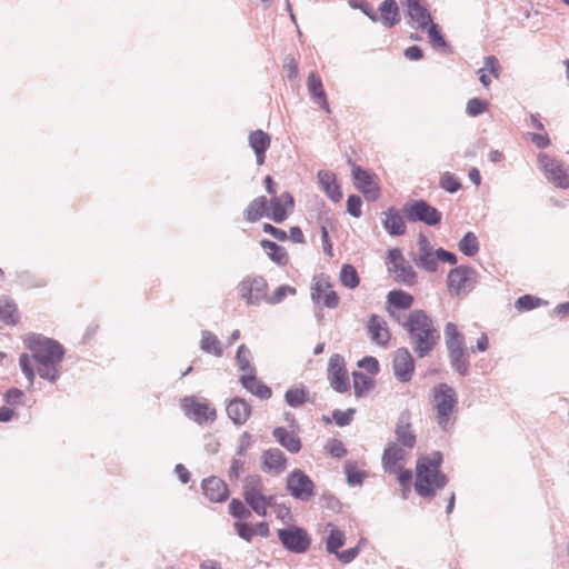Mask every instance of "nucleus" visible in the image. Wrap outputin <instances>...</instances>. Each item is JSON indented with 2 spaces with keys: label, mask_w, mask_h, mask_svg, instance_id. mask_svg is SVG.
I'll list each match as a JSON object with an SVG mask.
<instances>
[{
  "label": "nucleus",
  "mask_w": 569,
  "mask_h": 569,
  "mask_svg": "<svg viewBox=\"0 0 569 569\" xmlns=\"http://www.w3.org/2000/svg\"><path fill=\"white\" fill-rule=\"evenodd\" d=\"M240 383L247 391L262 400H268L272 396L271 389L257 378L256 371L243 373L240 377Z\"/></svg>",
  "instance_id": "27"
},
{
  "label": "nucleus",
  "mask_w": 569,
  "mask_h": 569,
  "mask_svg": "<svg viewBox=\"0 0 569 569\" xmlns=\"http://www.w3.org/2000/svg\"><path fill=\"white\" fill-rule=\"evenodd\" d=\"M260 246L267 252L270 260L278 266H286L288 263V253L283 247L267 239H262Z\"/></svg>",
  "instance_id": "36"
},
{
  "label": "nucleus",
  "mask_w": 569,
  "mask_h": 569,
  "mask_svg": "<svg viewBox=\"0 0 569 569\" xmlns=\"http://www.w3.org/2000/svg\"><path fill=\"white\" fill-rule=\"evenodd\" d=\"M341 283L349 289L358 287L360 279L356 268L349 263H345L340 270Z\"/></svg>",
  "instance_id": "45"
},
{
  "label": "nucleus",
  "mask_w": 569,
  "mask_h": 569,
  "mask_svg": "<svg viewBox=\"0 0 569 569\" xmlns=\"http://www.w3.org/2000/svg\"><path fill=\"white\" fill-rule=\"evenodd\" d=\"M234 529L240 538L250 542L256 535L254 527L248 522L237 521L234 523Z\"/></svg>",
  "instance_id": "55"
},
{
  "label": "nucleus",
  "mask_w": 569,
  "mask_h": 569,
  "mask_svg": "<svg viewBox=\"0 0 569 569\" xmlns=\"http://www.w3.org/2000/svg\"><path fill=\"white\" fill-rule=\"evenodd\" d=\"M406 330L409 343L419 358H425L435 349L440 333L432 318L422 309H413L400 322Z\"/></svg>",
  "instance_id": "1"
},
{
  "label": "nucleus",
  "mask_w": 569,
  "mask_h": 569,
  "mask_svg": "<svg viewBox=\"0 0 569 569\" xmlns=\"http://www.w3.org/2000/svg\"><path fill=\"white\" fill-rule=\"evenodd\" d=\"M379 20L386 28H392L400 21L399 8L395 0H383L378 8Z\"/></svg>",
  "instance_id": "32"
},
{
  "label": "nucleus",
  "mask_w": 569,
  "mask_h": 569,
  "mask_svg": "<svg viewBox=\"0 0 569 569\" xmlns=\"http://www.w3.org/2000/svg\"><path fill=\"white\" fill-rule=\"evenodd\" d=\"M439 187L449 193H456L461 188V182L453 173L447 171L441 174Z\"/></svg>",
  "instance_id": "50"
},
{
  "label": "nucleus",
  "mask_w": 569,
  "mask_h": 569,
  "mask_svg": "<svg viewBox=\"0 0 569 569\" xmlns=\"http://www.w3.org/2000/svg\"><path fill=\"white\" fill-rule=\"evenodd\" d=\"M327 529H329V536L326 540V550L329 553L336 555L346 542L345 532L336 528L332 523H328Z\"/></svg>",
  "instance_id": "39"
},
{
  "label": "nucleus",
  "mask_w": 569,
  "mask_h": 569,
  "mask_svg": "<svg viewBox=\"0 0 569 569\" xmlns=\"http://www.w3.org/2000/svg\"><path fill=\"white\" fill-rule=\"evenodd\" d=\"M393 375L400 382L411 380L415 371V360L407 348H399L393 356Z\"/></svg>",
  "instance_id": "17"
},
{
  "label": "nucleus",
  "mask_w": 569,
  "mask_h": 569,
  "mask_svg": "<svg viewBox=\"0 0 569 569\" xmlns=\"http://www.w3.org/2000/svg\"><path fill=\"white\" fill-rule=\"evenodd\" d=\"M19 366L21 368V371L23 372V375L28 379L29 385L31 387L32 383H33L34 377H36V372H34V370H33V368L31 366V359H30V357L27 353H22L20 356V358H19Z\"/></svg>",
  "instance_id": "54"
},
{
  "label": "nucleus",
  "mask_w": 569,
  "mask_h": 569,
  "mask_svg": "<svg viewBox=\"0 0 569 569\" xmlns=\"http://www.w3.org/2000/svg\"><path fill=\"white\" fill-rule=\"evenodd\" d=\"M395 273L398 282L405 283L406 286H412L417 282V272L406 261H401L395 264V268H390Z\"/></svg>",
  "instance_id": "37"
},
{
  "label": "nucleus",
  "mask_w": 569,
  "mask_h": 569,
  "mask_svg": "<svg viewBox=\"0 0 569 569\" xmlns=\"http://www.w3.org/2000/svg\"><path fill=\"white\" fill-rule=\"evenodd\" d=\"M542 305H546V301L542 299L531 296V295H525L519 297L515 302V308L520 311H530L535 308H538Z\"/></svg>",
  "instance_id": "49"
},
{
  "label": "nucleus",
  "mask_w": 569,
  "mask_h": 569,
  "mask_svg": "<svg viewBox=\"0 0 569 569\" xmlns=\"http://www.w3.org/2000/svg\"><path fill=\"white\" fill-rule=\"evenodd\" d=\"M226 412L234 425L242 426L251 416V406L244 399L234 397L228 401Z\"/></svg>",
  "instance_id": "23"
},
{
  "label": "nucleus",
  "mask_w": 569,
  "mask_h": 569,
  "mask_svg": "<svg viewBox=\"0 0 569 569\" xmlns=\"http://www.w3.org/2000/svg\"><path fill=\"white\" fill-rule=\"evenodd\" d=\"M538 162L550 182L560 189L569 188L568 169L562 163L546 153L538 156Z\"/></svg>",
  "instance_id": "11"
},
{
  "label": "nucleus",
  "mask_w": 569,
  "mask_h": 569,
  "mask_svg": "<svg viewBox=\"0 0 569 569\" xmlns=\"http://www.w3.org/2000/svg\"><path fill=\"white\" fill-rule=\"evenodd\" d=\"M351 7L356 9H360L362 13H365L371 21L377 22L379 20V16L373 9V7L368 2H351Z\"/></svg>",
  "instance_id": "61"
},
{
  "label": "nucleus",
  "mask_w": 569,
  "mask_h": 569,
  "mask_svg": "<svg viewBox=\"0 0 569 569\" xmlns=\"http://www.w3.org/2000/svg\"><path fill=\"white\" fill-rule=\"evenodd\" d=\"M409 221H421L428 226H436L441 221V213L425 200H415L403 207Z\"/></svg>",
  "instance_id": "10"
},
{
  "label": "nucleus",
  "mask_w": 569,
  "mask_h": 569,
  "mask_svg": "<svg viewBox=\"0 0 569 569\" xmlns=\"http://www.w3.org/2000/svg\"><path fill=\"white\" fill-rule=\"evenodd\" d=\"M249 144L253 150L258 164H263L266 151L270 147L271 138L262 130H254L249 134Z\"/></svg>",
  "instance_id": "28"
},
{
  "label": "nucleus",
  "mask_w": 569,
  "mask_h": 569,
  "mask_svg": "<svg viewBox=\"0 0 569 569\" xmlns=\"http://www.w3.org/2000/svg\"><path fill=\"white\" fill-rule=\"evenodd\" d=\"M269 283L263 276L248 274L237 287L239 297L248 306H259L262 301L266 302Z\"/></svg>",
  "instance_id": "5"
},
{
  "label": "nucleus",
  "mask_w": 569,
  "mask_h": 569,
  "mask_svg": "<svg viewBox=\"0 0 569 569\" xmlns=\"http://www.w3.org/2000/svg\"><path fill=\"white\" fill-rule=\"evenodd\" d=\"M278 538L282 547L292 553H305L309 550L311 538L302 527L290 525L286 528L278 529Z\"/></svg>",
  "instance_id": "7"
},
{
  "label": "nucleus",
  "mask_w": 569,
  "mask_h": 569,
  "mask_svg": "<svg viewBox=\"0 0 569 569\" xmlns=\"http://www.w3.org/2000/svg\"><path fill=\"white\" fill-rule=\"evenodd\" d=\"M330 289V283L326 279H318L312 287L311 298L315 302H319L322 295Z\"/></svg>",
  "instance_id": "57"
},
{
  "label": "nucleus",
  "mask_w": 569,
  "mask_h": 569,
  "mask_svg": "<svg viewBox=\"0 0 569 569\" xmlns=\"http://www.w3.org/2000/svg\"><path fill=\"white\" fill-rule=\"evenodd\" d=\"M451 368L461 377L469 375V355L467 350L448 353Z\"/></svg>",
  "instance_id": "38"
},
{
  "label": "nucleus",
  "mask_w": 569,
  "mask_h": 569,
  "mask_svg": "<svg viewBox=\"0 0 569 569\" xmlns=\"http://www.w3.org/2000/svg\"><path fill=\"white\" fill-rule=\"evenodd\" d=\"M358 555H359V548L358 547L349 548L347 550H343L341 552L338 551L336 553L337 558L342 563H350L351 561H353L357 558Z\"/></svg>",
  "instance_id": "64"
},
{
  "label": "nucleus",
  "mask_w": 569,
  "mask_h": 569,
  "mask_svg": "<svg viewBox=\"0 0 569 569\" xmlns=\"http://www.w3.org/2000/svg\"><path fill=\"white\" fill-rule=\"evenodd\" d=\"M244 472V461L238 458L231 460V465L228 471L230 481H237L239 477Z\"/></svg>",
  "instance_id": "59"
},
{
  "label": "nucleus",
  "mask_w": 569,
  "mask_h": 569,
  "mask_svg": "<svg viewBox=\"0 0 569 569\" xmlns=\"http://www.w3.org/2000/svg\"><path fill=\"white\" fill-rule=\"evenodd\" d=\"M326 448L328 452L336 458H341L347 453L343 443L337 439L331 440Z\"/></svg>",
  "instance_id": "62"
},
{
  "label": "nucleus",
  "mask_w": 569,
  "mask_h": 569,
  "mask_svg": "<svg viewBox=\"0 0 569 569\" xmlns=\"http://www.w3.org/2000/svg\"><path fill=\"white\" fill-rule=\"evenodd\" d=\"M407 459V451L397 442H390L383 450L381 463L386 472H399Z\"/></svg>",
  "instance_id": "18"
},
{
  "label": "nucleus",
  "mask_w": 569,
  "mask_h": 569,
  "mask_svg": "<svg viewBox=\"0 0 569 569\" xmlns=\"http://www.w3.org/2000/svg\"><path fill=\"white\" fill-rule=\"evenodd\" d=\"M293 206L295 200L289 192H283L280 196H273L268 206L269 213H267V217L276 223H281L288 218L289 211L293 209Z\"/></svg>",
  "instance_id": "19"
},
{
  "label": "nucleus",
  "mask_w": 569,
  "mask_h": 569,
  "mask_svg": "<svg viewBox=\"0 0 569 569\" xmlns=\"http://www.w3.org/2000/svg\"><path fill=\"white\" fill-rule=\"evenodd\" d=\"M442 453L433 451L430 456H421L416 465V492L423 498H432L437 490L446 487L448 477L440 471Z\"/></svg>",
  "instance_id": "3"
},
{
  "label": "nucleus",
  "mask_w": 569,
  "mask_h": 569,
  "mask_svg": "<svg viewBox=\"0 0 569 569\" xmlns=\"http://www.w3.org/2000/svg\"><path fill=\"white\" fill-rule=\"evenodd\" d=\"M358 367L366 370L370 375L379 372V362L375 357H365L358 361Z\"/></svg>",
  "instance_id": "60"
},
{
  "label": "nucleus",
  "mask_w": 569,
  "mask_h": 569,
  "mask_svg": "<svg viewBox=\"0 0 569 569\" xmlns=\"http://www.w3.org/2000/svg\"><path fill=\"white\" fill-rule=\"evenodd\" d=\"M353 377V389L357 398L363 397L373 387L372 378L368 377L363 372L355 371Z\"/></svg>",
  "instance_id": "42"
},
{
  "label": "nucleus",
  "mask_w": 569,
  "mask_h": 569,
  "mask_svg": "<svg viewBox=\"0 0 569 569\" xmlns=\"http://www.w3.org/2000/svg\"><path fill=\"white\" fill-rule=\"evenodd\" d=\"M297 289L289 284H282L277 287L273 292L269 296L267 293L266 303L274 306L281 303L288 296H295Z\"/></svg>",
  "instance_id": "44"
},
{
  "label": "nucleus",
  "mask_w": 569,
  "mask_h": 569,
  "mask_svg": "<svg viewBox=\"0 0 569 569\" xmlns=\"http://www.w3.org/2000/svg\"><path fill=\"white\" fill-rule=\"evenodd\" d=\"M242 496L263 492V481L260 475H248L243 480Z\"/></svg>",
  "instance_id": "46"
},
{
  "label": "nucleus",
  "mask_w": 569,
  "mask_h": 569,
  "mask_svg": "<svg viewBox=\"0 0 569 569\" xmlns=\"http://www.w3.org/2000/svg\"><path fill=\"white\" fill-rule=\"evenodd\" d=\"M352 177L355 180V187L363 193V196L371 201H375L380 196V189L375 183L373 177L361 167H355L352 169Z\"/></svg>",
  "instance_id": "20"
},
{
  "label": "nucleus",
  "mask_w": 569,
  "mask_h": 569,
  "mask_svg": "<svg viewBox=\"0 0 569 569\" xmlns=\"http://www.w3.org/2000/svg\"><path fill=\"white\" fill-rule=\"evenodd\" d=\"M395 435L397 439V443L403 449H413L417 443V436L415 430L412 429L411 423V412L408 409H405L400 412Z\"/></svg>",
  "instance_id": "15"
},
{
  "label": "nucleus",
  "mask_w": 569,
  "mask_h": 569,
  "mask_svg": "<svg viewBox=\"0 0 569 569\" xmlns=\"http://www.w3.org/2000/svg\"><path fill=\"white\" fill-rule=\"evenodd\" d=\"M199 345L200 349L206 353L213 355L218 358L223 356L221 341L213 332L209 330L201 331V339Z\"/></svg>",
  "instance_id": "34"
},
{
  "label": "nucleus",
  "mask_w": 569,
  "mask_h": 569,
  "mask_svg": "<svg viewBox=\"0 0 569 569\" xmlns=\"http://www.w3.org/2000/svg\"><path fill=\"white\" fill-rule=\"evenodd\" d=\"M368 335L371 341L378 346L386 347L390 340V331L386 320L378 316L371 315L367 326Z\"/></svg>",
  "instance_id": "22"
},
{
  "label": "nucleus",
  "mask_w": 569,
  "mask_h": 569,
  "mask_svg": "<svg viewBox=\"0 0 569 569\" xmlns=\"http://www.w3.org/2000/svg\"><path fill=\"white\" fill-rule=\"evenodd\" d=\"M274 440L290 453H298L301 450V440L295 433L288 431L284 427H277L272 430Z\"/></svg>",
  "instance_id": "29"
},
{
  "label": "nucleus",
  "mask_w": 569,
  "mask_h": 569,
  "mask_svg": "<svg viewBox=\"0 0 569 569\" xmlns=\"http://www.w3.org/2000/svg\"><path fill=\"white\" fill-rule=\"evenodd\" d=\"M362 200L357 194H351L347 199V212L355 217L359 218L362 213L361 211Z\"/></svg>",
  "instance_id": "56"
},
{
  "label": "nucleus",
  "mask_w": 569,
  "mask_h": 569,
  "mask_svg": "<svg viewBox=\"0 0 569 569\" xmlns=\"http://www.w3.org/2000/svg\"><path fill=\"white\" fill-rule=\"evenodd\" d=\"M260 467L267 475L279 476L287 469V458L280 449L269 448L261 453Z\"/></svg>",
  "instance_id": "16"
},
{
  "label": "nucleus",
  "mask_w": 569,
  "mask_h": 569,
  "mask_svg": "<svg viewBox=\"0 0 569 569\" xmlns=\"http://www.w3.org/2000/svg\"><path fill=\"white\" fill-rule=\"evenodd\" d=\"M355 412H356L355 409H348L346 411H341V410L337 409L333 411L332 417L335 419V422L339 427H345V426L350 425Z\"/></svg>",
  "instance_id": "58"
},
{
  "label": "nucleus",
  "mask_w": 569,
  "mask_h": 569,
  "mask_svg": "<svg viewBox=\"0 0 569 569\" xmlns=\"http://www.w3.org/2000/svg\"><path fill=\"white\" fill-rule=\"evenodd\" d=\"M413 301L415 299L410 293L402 290H391L387 295V311L400 323L402 322L400 315L396 313L392 309H409L413 305Z\"/></svg>",
  "instance_id": "24"
},
{
  "label": "nucleus",
  "mask_w": 569,
  "mask_h": 569,
  "mask_svg": "<svg viewBox=\"0 0 569 569\" xmlns=\"http://www.w3.org/2000/svg\"><path fill=\"white\" fill-rule=\"evenodd\" d=\"M252 355L246 345H240L236 353V363L239 370L243 373H250L256 371L254 366L251 363Z\"/></svg>",
  "instance_id": "41"
},
{
  "label": "nucleus",
  "mask_w": 569,
  "mask_h": 569,
  "mask_svg": "<svg viewBox=\"0 0 569 569\" xmlns=\"http://www.w3.org/2000/svg\"><path fill=\"white\" fill-rule=\"evenodd\" d=\"M479 240L475 232H467L458 242V249L467 257H473L479 251Z\"/></svg>",
  "instance_id": "40"
},
{
  "label": "nucleus",
  "mask_w": 569,
  "mask_h": 569,
  "mask_svg": "<svg viewBox=\"0 0 569 569\" xmlns=\"http://www.w3.org/2000/svg\"><path fill=\"white\" fill-rule=\"evenodd\" d=\"M18 307L9 297L0 298V321L6 325L14 326L19 321Z\"/></svg>",
  "instance_id": "35"
},
{
  "label": "nucleus",
  "mask_w": 569,
  "mask_h": 569,
  "mask_svg": "<svg viewBox=\"0 0 569 569\" xmlns=\"http://www.w3.org/2000/svg\"><path fill=\"white\" fill-rule=\"evenodd\" d=\"M246 503L260 517H266L267 511H264V495L263 492L253 493L250 496L243 497Z\"/></svg>",
  "instance_id": "51"
},
{
  "label": "nucleus",
  "mask_w": 569,
  "mask_h": 569,
  "mask_svg": "<svg viewBox=\"0 0 569 569\" xmlns=\"http://www.w3.org/2000/svg\"><path fill=\"white\" fill-rule=\"evenodd\" d=\"M403 6L407 8L406 17L411 28L425 30L432 22L426 0H405Z\"/></svg>",
  "instance_id": "14"
},
{
  "label": "nucleus",
  "mask_w": 569,
  "mask_h": 569,
  "mask_svg": "<svg viewBox=\"0 0 569 569\" xmlns=\"http://www.w3.org/2000/svg\"><path fill=\"white\" fill-rule=\"evenodd\" d=\"M445 343L448 353L466 350L465 337L452 322L445 327Z\"/></svg>",
  "instance_id": "31"
},
{
  "label": "nucleus",
  "mask_w": 569,
  "mask_h": 569,
  "mask_svg": "<svg viewBox=\"0 0 569 569\" xmlns=\"http://www.w3.org/2000/svg\"><path fill=\"white\" fill-rule=\"evenodd\" d=\"M286 488L295 499L309 501L315 496L316 485L306 472L295 469L287 477Z\"/></svg>",
  "instance_id": "9"
},
{
  "label": "nucleus",
  "mask_w": 569,
  "mask_h": 569,
  "mask_svg": "<svg viewBox=\"0 0 569 569\" xmlns=\"http://www.w3.org/2000/svg\"><path fill=\"white\" fill-rule=\"evenodd\" d=\"M308 399V393L303 388H290L284 393V400L288 406L298 408Z\"/></svg>",
  "instance_id": "47"
},
{
  "label": "nucleus",
  "mask_w": 569,
  "mask_h": 569,
  "mask_svg": "<svg viewBox=\"0 0 569 569\" xmlns=\"http://www.w3.org/2000/svg\"><path fill=\"white\" fill-rule=\"evenodd\" d=\"M381 223L390 236H402L406 232L403 218L395 207L382 212Z\"/></svg>",
  "instance_id": "26"
},
{
  "label": "nucleus",
  "mask_w": 569,
  "mask_h": 569,
  "mask_svg": "<svg viewBox=\"0 0 569 569\" xmlns=\"http://www.w3.org/2000/svg\"><path fill=\"white\" fill-rule=\"evenodd\" d=\"M345 473L349 486H361L367 473L358 470L356 462L347 461L345 465Z\"/></svg>",
  "instance_id": "48"
},
{
  "label": "nucleus",
  "mask_w": 569,
  "mask_h": 569,
  "mask_svg": "<svg viewBox=\"0 0 569 569\" xmlns=\"http://www.w3.org/2000/svg\"><path fill=\"white\" fill-rule=\"evenodd\" d=\"M328 379L332 389L339 393H343L350 388L346 362L339 353H333L329 359Z\"/></svg>",
  "instance_id": "12"
},
{
  "label": "nucleus",
  "mask_w": 569,
  "mask_h": 569,
  "mask_svg": "<svg viewBox=\"0 0 569 569\" xmlns=\"http://www.w3.org/2000/svg\"><path fill=\"white\" fill-rule=\"evenodd\" d=\"M431 403L438 427L448 432L453 429L458 410V395L448 383L441 382L431 390Z\"/></svg>",
  "instance_id": "4"
},
{
  "label": "nucleus",
  "mask_w": 569,
  "mask_h": 569,
  "mask_svg": "<svg viewBox=\"0 0 569 569\" xmlns=\"http://www.w3.org/2000/svg\"><path fill=\"white\" fill-rule=\"evenodd\" d=\"M180 406L184 416L198 425L213 422L217 419L216 408L203 397L187 396L181 399Z\"/></svg>",
  "instance_id": "6"
},
{
  "label": "nucleus",
  "mask_w": 569,
  "mask_h": 569,
  "mask_svg": "<svg viewBox=\"0 0 569 569\" xmlns=\"http://www.w3.org/2000/svg\"><path fill=\"white\" fill-rule=\"evenodd\" d=\"M307 88L309 94L315 103H317L327 113L331 112L323 83L321 78L316 72H310L307 80Z\"/></svg>",
  "instance_id": "25"
},
{
  "label": "nucleus",
  "mask_w": 569,
  "mask_h": 569,
  "mask_svg": "<svg viewBox=\"0 0 569 569\" xmlns=\"http://www.w3.org/2000/svg\"><path fill=\"white\" fill-rule=\"evenodd\" d=\"M318 181L330 200L333 202L341 200L342 191L340 186L337 183V178L333 172L320 170L318 172Z\"/></svg>",
  "instance_id": "30"
},
{
  "label": "nucleus",
  "mask_w": 569,
  "mask_h": 569,
  "mask_svg": "<svg viewBox=\"0 0 569 569\" xmlns=\"http://www.w3.org/2000/svg\"><path fill=\"white\" fill-rule=\"evenodd\" d=\"M27 342L36 361L37 373L42 379L56 382L61 376L63 347L58 341L40 335L30 336Z\"/></svg>",
  "instance_id": "2"
},
{
  "label": "nucleus",
  "mask_w": 569,
  "mask_h": 569,
  "mask_svg": "<svg viewBox=\"0 0 569 569\" xmlns=\"http://www.w3.org/2000/svg\"><path fill=\"white\" fill-rule=\"evenodd\" d=\"M482 69L489 71L495 78L499 77V63L495 56L485 57Z\"/></svg>",
  "instance_id": "63"
},
{
  "label": "nucleus",
  "mask_w": 569,
  "mask_h": 569,
  "mask_svg": "<svg viewBox=\"0 0 569 569\" xmlns=\"http://www.w3.org/2000/svg\"><path fill=\"white\" fill-rule=\"evenodd\" d=\"M427 30L430 44L436 50L449 51V46L441 34L440 28L433 21L425 29Z\"/></svg>",
  "instance_id": "43"
},
{
  "label": "nucleus",
  "mask_w": 569,
  "mask_h": 569,
  "mask_svg": "<svg viewBox=\"0 0 569 569\" xmlns=\"http://www.w3.org/2000/svg\"><path fill=\"white\" fill-rule=\"evenodd\" d=\"M229 513L237 519H248L251 516V510L248 509L239 499H231L229 503Z\"/></svg>",
  "instance_id": "52"
},
{
  "label": "nucleus",
  "mask_w": 569,
  "mask_h": 569,
  "mask_svg": "<svg viewBox=\"0 0 569 569\" xmlns=\"http://www.w3.org/2000/svg\"><path fill=\"white\" fill-rule=\"evenodd\" d=\"M412 261L417 267L427 272H436L438 269L436 250H433L430 240L423 233H420L418 237V250L416 253H412Z\"/></svg>",
  "instance_id": "13"
},
{
  "label": "nucleus",
  "mask_w": 569,
  "mask_h": 569,
  "mask_svg": "<svg viewBox=\"0 0 569 569\" xmlns=\"http://www.w3.org/2000/svg\"><path fill=\"white\" fill-rule=\"evenodd\" d=\"M488 108V102L479 98H472L467 102L466 112L470 117H478Z\"/></svg>",
  "instance_id": "53"
},
{
  "label": "nucleus",
  "mask_w": 569,
  "mask_h": 569,
  "mask_svg": "<svg viewBox=\"0 0 569 569\" xmlns=\"http://www.w3.org/2000/svg\"><path fill=\"white\" fill-rule=\"evenodd\" d=\"M477 283V271L469 266H459L451 269L447 276V286L456 296H466L473 290Z\"/></svg>",
  "instance_id": "8"
},
{
  "label": "nucleus",
  "mask_w": 569,
  "mask_h": 569,
  "mask_svg": "<svg viewBox=\"0 0 569 569\" xmlns=\"http://www.w3.org/2000/svg\"><path fill=\"white\" fill-rule=\"evenodd\" d=\"M203 495L212 502H222L229 496V489L223 480L211 476L201 482Z\"/></svg>",
  "instance_id": "21"
},
{
  "label": "nucleus",
  "mask_w": 569,
  "mask_h": 569,
  "mask_svg": "<svg viewBox=\"0 0 569 569\" xmlns=\"http://www.w3.org/2000/svg\"><path fill=\"white\" fill-rule=\"evenodd\" d=\"M269 213L268 200L266 197L261 196L253 199L244 210V219L248 222H257L263 216Z\"/></svg>",
  "instance_id": "33"
}]
</instances>
